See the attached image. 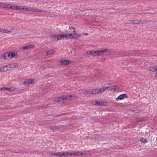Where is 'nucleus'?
<instances>
[{
    "label": "nucleus",
    "mask_w": 157,
    "mask_h": 157,
    "mask_svg": "<svg viewBox=\"0 0 157 157\" xmlns=\"http://www.w3.org/2000/svg\"><path fill=\"white\" fill-rule=\"evenodd\" d=\"M99 93L98 89H93L91 91V94H96Z\"/></svg>",
    "instance_id": "2eb2a0df"
},
{
    "label": "nucleus",
    "mask_w": 157,
    "mask_h": 157,
    "mask_svg": "<svg viewBox=\"0 0 157 157\" xmlns=\"http://www.w3.org/2000/svg\"><path fill=\"white\" fill-rule=\"evenodd\" d=\"M51 39L53 41H56V35H52L50 36Z\"/></svg>",
    "instance_id": "393cba45"
},
{
    "label": "nucleus",
    "mask_w": 157,
    "mask_h": 157,
    "mask_svg": "<svg viewBox=\"0 0 157 157\" xmlns=\"http://www.w3.org/2000/svg\"><path fill=\"white\" fill-rule=\"evenodd\" d=\"M146 119V118L145 117H144L140 119L139 120H137L135 121L136 123H138L139 122H142L143 121H145Z\"/></svg>",
    "instance_id": "a211bd4d"
},
{
    "label": "nucleus",
    "mask_w": 157,
    "mask_h": 157,
    "mask_svg": "<svg viewBox=\"0 0 157 157\" xmlns=\"http://www.w3.org/2000/svg\"><path fill=\"white\" fill-rule=\"evenodd\" d=\"M10 54L11 58L13 57L16 55L15 52H10Z\"/></svg>",
    "instance_id": "7c9ffc66"
},
{
    "label": "nucleus",
    "mask_w": 157,
    "mask_h": 157,
    "mask_svg": "<svg viewBox=\"0 0 157 157\" xmlns=\"http://www.w3.org/2000/svg\"><path fill=\"white\" fill-rule=\"evenodd\" d=\"M56 41L61 40L64 38L68 39L75 38L76 37H80V35L76 33H74L72 34L71 33H67L64 34L60 35H56Z\"/></svg>",
    "instance_id": "f257e3e1"
},
{
    "label": "nucleus",
    "mask_w": 157,
    "mask_h": 157,
    "mask_svg": "<svg viewBox=\"0 0 157 157\" xmlns=\"http://www.w3.org/2000/svg\"><path fill=\"white\" fill-rule=\"evenodd\" d=\"M5 69H7V68H5Z\"/></svg>",
    "instance_id": "a18cd8bd"
},
{
    "label": "nucleus",
    "mask_w": 157,
    "mask_h": 157,
    "mask_svg": "<svg viewBox=\"0 0 157 157\" xmlns=\"http://www.w3.org/2000/svg\"><path fill=\"white\" fill-rule=\"evenodd\" d=\"M137 51H132L131 52V55L133 56H135L137 55Z\"/></svg>",
    "instance_id": "cd10ccee"
},
{
    "label": "nucleus",
    "mask_w": 157,
    "mask_h": 157,
    "mask_svg": "<svg viewBox=\"0 0 157 157\" xmlns=\"http://www.w3.org/2000/svg\"><path fill=\"white\" fill-rule=\"evenodd\" d=\"M2 3L0 2V7H1Z\"/></svg>",
    "instance_id": "c03bdc74"
},
{
    "label": "nucleus",
    "mask_w": 157,
    "mask_h": 157,
    "mask_svg": "<svg viewBox=\"0 0 157 157\" xmlns=\"http://www.w3.org/2000/svg\"><path fill=\"white\" fill-rule=\"evenodd\" d=\"M130 112L132 113V114H134V113H137L139 112V110H130Z\"/></svg>",
    "instance_id": "2f4dec72"
},
{
    "label": "nucleus",
    "mask_w": 157,
    "mask_h": 157,
    "mask_svg": "<svg viewBox=\"0 0 157 157\" xmlns=\"http://www.w3.org/2000/svg\"><path fill=\"white\" fill-rule=\"evenodd\" d=\"M140 141L142 143H146L147 142V141L145 139L142 137L140 139Z\"/></svg>",
    "instance_id": "a878e982"
},
{
    "label": "nucleus",
    "mask_w": 157,
    "mask_h": 157,
    "mask_svg": "<svg viewBox=\"0 0 157 157\" xmlns=\"http://www.w3.org/2000/svg\"><path fill=\"white\" fill-rule=\"evenodd\" d=\"M71 61L69 60H63L60 61L59 63L61 65H67L70 64Z\"/></svg>",
    "instance_id": "423d86ee"
},
{
    "label": "nucleus",
    "mask_w": 157,
    "mask_h": 157,
    "mask_svg": "<svg viewBox=\"0 0 157 157\" xmlns=\"http://www.w3.org/2000/svg\"><path fill=\"white\" fill-rule=\"evenodd\" d=\"M25 9V8L23 7L22 6H16V10H24Z\"/></svg>",
    "instance_id": "4be33fe9"
},
{
    "label": "nucleus",
    "mask_w": 157,
    "mask_h": 157,
    "mask_svg": "<svg viewBox=\"0 0 157 157\" xmlns=\"http://www.w3.org/2000/svg\"><path fill=\"white\" fill-rule=\"evenodd\" d=\"M6 52L2 56V59H6L8 58L7 56L6 55Z\"/></svg>",
    "instance_id": "473e14b6"
},
{
    "label": "nucleus",
    "mask_w": 157,
    "mask_h": 157,
    "mask_svg": "<svg viewBox=\"0 0 157 157\" xmlns=\"http://www.w3.org/2000/svg\"><path fill=\"white\" fill-rule=\"evenodd\" d=\"M83 93L85 95H86L87 94H91V91L90 90H86L85 91L83 92Z\"/></svg>",
    "instance_id": "bb28decb"
},
{
    "label": "nucleus",
    "mask_w": 157,
    "mask_h": 157,
    "mask_svg": "<svg viewBox=\"0 0 157 157\" xmlns=\"http://www.w3.org/2000/svg\"><path fill=\"white\" fill-rule=\"evenodd\" d=\"M69 29H72L74 30V31H73L74 33L73 34H74V33H75V32H76V31L75 30V27H72V26L69 27Z\"/></svg>",
    "instance_id": "c9c22d12"
},
{
    "label": "nucleus",
    "mask_w": 157,
    "mask_h": 157,
    "mask_svg": "<svg viewBox=\"0 0 157 157\" xmlns=\"http://www.w3.org/2000/svg\"><path fill=\"white\" fill-rule=\"evenodd\" d=\"M87 55L92 56L94 57L97 56V50L94 51H88L86 52Z\"/></svg>",
    "instance_id": "20e7f679"
},
{
    "label": "nucleus",
    "mask_w": 157,
    "mask_h": 157,
    "mask_svg": "<svg viewBox=\"0 0 157 157\" xmlns=\"http://www.w3.org/2000/svg\"><path fill=\"white\" fill-rule=\"evenodd\" d=\"M6 55L7 56V57L9 58H11L10 56V52H6Z\"/></svg>",
    "instance_id": "e433bc0d"
},
{
    "label": "nucleus",
    "mask_w": 157,
    "mask_h": 157,
    "mask_svg": "<svg viewBox=\"0 0 157 157\" xmlns=\"http://www.w3.org/2000/svg\"><path fill=\"white\" fill-rule=\"evenodd\" d=\"M10 66V65H6L5 66L2 67H3V68H4V69H5V68H6L7 69H8V67H9Z\"/></svg>",
    "instance_id": "58836bf2"
},
{
    "label": "nucleus",
    "mask_w": 157,
    "mask_h": 157,
    "mask_svg": "<svg viewBox=\"0 0 157 157\" xmlns=\"http://www.w3.org/2000/svg\"><path fill=\"white\" fill-rule=\"evenodd\" d=\"M0 32H2L3 33H11V31L10 30H8L7 29H4L2 30V31H1Z\"/></svg>",
    "instance_id": "412c9836"
},
{
    "label": "nucleus",
    "mask_w": 157,
    "mask_h": 157,
    "mask_svg": "<svg viewBox=\"0 0 157 157\" xmlns=\"http://www.w3.org/2000/svg\"><path fill=\"white\" fill-rule=\"evenodd\" d=\"M10 5H8L6 3H2L1 7H3L4 8H8L9 6Z\"/></svg>",
    "instance_id": "f3484780"
},
{
    "label": "nucleus",
    "mask_w": 157,
    "mask_h": 157,
    "mask_svg": "<svg viewBox=\"0 0 157 157\" xmlns=\"http://www.w3.org/2000/svg\"><path fill=\"white\" fill-rule=\"evenodd\" d=\"M8 69H4V68L2 67L1 68H0V72H5L7 71Z\"/></svg>",
    "instance_id": "c756f323"
},
{
    "label": "nucleus",
    "mask_w": 157,
    "mask_h": 157,
    "mask_svg": "<svg viewBox=\"0 0 157 157\" xmlns=\"http://www.w3.org/2000/svg\"><path fill=\"white\" fill-rule=\"evenodd\" d=\"M34 81L33 79H29L26 80L25 82H23L24 84H32Z\"/></svg>",
    "instance_id": "1a4fd4ad"
},
{
    "label": "nucleus",
    "mask_w": 157,
    "mask_h": 157,
    "mask_svg": "<svg viewBox=\"0 0 157 157\" xmlns=\"http://www.w3.org/2000/svg\"><path fill=\"white\" fill-rule=\"evenodd\" d=\"M27 10V11H29V8H25V9L24 10Z\"/></svg>",
    "instance_id": "a19ab883"
},
{
    "label": "nucleus",
    "mask_w": 157,
    "mask_h": 157,
    "mask_svg": "<svg viewBox=\"0 0 157 157\" xmlns=\"http://www.w3.org/2000/svg\"><path fill=\"white\" fill-rule=\"evenodd\" d=\"M16 6H15L14 5H13V6H9L8 8L11 9L12 10L16 9Z\"/></svg>",
    "instance_id": "c85d7f7f"
},
{
    "label": "nucleus",
    "mask_w": 157,
    "mask_h": 157,
    "mask_svg": "<svg viewBox=\"0 0 157 157\" xmlns=\"http://www.w3.org/2000/svg\"><path fill=\"white\" fill-rule=\"evenodd\" d=\"M44 12V11L43 10H40L38 9H35L34 12Z\"/></svg>",
    "instance_id": "72a5a7b5"
},
{
    "label": "nucleus",
    "mask_w": 157,
    "mask_h": 157,
    "mask_svg": "<svg viewBox=\"0 0 157 157\" xmlns=\"http://www.w3.org/2000/svg\"><path fill=\"white\" fill-rule=\"evenodd\" d=\"M35 9L33 8H29V11L34 12Z\"/></svg>",
    "instance_id": "f704fd0d"
},
{
    "label": "nucleus",
    "mask_w": 157,
    "mask_h": 157,
    "mask_svg": "<svg viewBox=\"0 0 157 157\" xmlns=\"http://www.w3.org/2000/svg\"><path fill=\"white\" fill-rule=\"evenodd\" d=\"M35 47V45L31 44H29L22 47L21 49H23V50H24L27 49L31 48L34 47Z\"/></svg>",
    "instance_id": "9d476101"
},
{
    "label": "nucleus",
    "mask_w": 157,
    "mask_h": 157,
    "mask_svg": "<svg viewBox=\"0 0 157 157\" xmlns=\"http://www.w3.org/2000/svg\"><path fill=\"white\" fill-rule=\"evenodd\" d=\"M82 154V153L76 152L73 153L68 152H62V156H72L73 155L80 156Z\"/></svg>",
    "instance_id": "f03ea898"
},
{
    "label": "nucleus",
    "mask_w": 157,
    "mask_h": 157,
    "mask_svg": "<svg viewBox=\"0 0 157 157\" xmlns=\"http://www.w3.org/2000/svg\"><path fill=\"white\" fill-rule=\"evenodd\" d=\"M11 88H12V87H11V88H7V90H8V91H12V90H11Z\"/></svg>",
    "instance_id": "ea45409f"
},
{
    "label": "nucleus",
    "mask_w": 157,
    "mask_h": 157,
    "mask_svg": "<svg viewBox=\"0 0 157 157\" xmlns=\"http://www.w3.org/2000/svg\"><path fill=\"white\" fill-rule=\"evenodd\" d=\"M149 70L153 72L157 71V67H150Z\"/></svg>",
    "instance_id": "dca6fc26"
},
{
    "label": "nucleus",
    "mask_w": 157,
    "mask_h": 157,
    "mask_svg": "<svg viewBox=\"0 0 157 157\" xmlns=\"http://www.w3.org/2000/svg\"><path fill=\"white\" fill-rule=\"evenodd\" d=\"M63 126H59V127H56V126H54L53 127H51L50 129H52L53 130V131H54V130H56V129H58L59 128H63Z\"/></svg>",
    "instance_id": "aec40b11"
},
{
    "label": "nucleus",
    "mask_w": 157,
    "mask_h": 157,
    "mask_svg": "<svg viewBox=\"0 0 157 157\" xmlns=\"http://www.w3.org/2000/svg\"><path fill=\"white\" fill-rule=\"evenodd\" d=\"M141 20H138L137 19L135 20L132 21H132V22H131L129 23L132 24H140L141 23Z\"/></svg>",
    "instance_id": "9b49d317"
},
{
    "label": "nucleus",
    "mask_w": 157,
    "mask_h": 157,
    "mask_svg": "<svg viewBox=\"0 0 157 157\" xmlns=\"http://www.w3.org/2000/svg\"><path fill=\"white\" fill-rule=\"evenodd\" d=\"M109 87L107 86V87H105V86H103L100 89H98V92L99 93H101L103 92L104 91H105L106 89H107L109 88Z\"/></svg>",
    "instance_id": "ddd939ff"
},
{
    "label": "nucleus",
    "mask_w": 157,
    "mask_h": 157,
    "mask_svg": "<svg viewBox=\"0 0 157 157\" xmlns=\"http://www.w3.org/2000/svg\"><path fill=\"white\" fill-rule=\"evenodd\" d=\"M149 21L147 20V19H144L142 20H141V23L142 24H144L147 23Z\"/></svg>",
    "instance_id": "b1692460"
},
{
    "label": "nucleus",
    "mask_w": 157,
    "mask_h": 157,
    "mask_svg": "<svg viewBox=\"0 0 157 157\" xmlns=\"http://www.w3.org/2000/svg\"><path fill=\"white\" fill-rule=\"evenodd\" d=\"M63 100H70L74 99L75 98V96L72 95H66L63 96Z\"/></svg>",
    "instance_id": "7ed1b4c3"
},
{
    "label": "nucleus",
    "mask_w": 157,
    "mask_h": 157,
    "mask_svg": "<svg viewBox=\"0 0 157 157\" xmlns=\"http://www.w3.org/2000/svg\"><path fill=\"white\" fill-rule=\"evenodd\" d=\"M56 53V51L54 50H50L47 51L46 53V55L48 56L51 55H54Z\"/></svg>",
    "instance_id": "f8f14e48"
},
{
    "label": "nucleus",
    "mask_w": 157,
    "mask_h": 157,
    "mask_svg": "<svg viewBox=\"0 0 157 157\" xmlns=\"http://www.w3.org/2000/svg\"><path fill=\"white\" fill-rule=\"evenodd\" d=\"M54 101L57 102H59L63 101H64L63 98V96L56 97L54 98Z\"/></svg>",
    "instance_id": "0eeeda50"
},
{
    "label": "nucleus",
    "mask_w": 157,
    "mask_h": 157,
    "mask_svg": "<svg viewBox=\"0 0 157 157\" xmlns=\"http://www.w3.org/2000/svg\"><path fill=\"white\" fill-rule=\"evenodd\" d=\"M93 103L95 105H101L103 104L104 103L103 101H94L93 102Z\"/></svg>",
    "instance_id": "4468645a"
},
{
    "label": "nucleus",
    "mask_w": 157,
    "mask_h": 157,
    "mask_svg": "<svg viewBox=\"0 0 157 157\" xmlns=\"http://www.w3.org/2000/svg\"><path fill=\"white\" fill-rule=\"evenodd\" d=\"M84 35L85 36H87L88 35V34L87 33H85Z\"/></svg>",
    "instance_id": "37998d69"
},
{
    "label": "nucleus",
    "mask_w": 157,
    "mask_h": 157,
    "mask_svg": "<svg viewBox=\"0 0 157 157\" xmlns=\"http://www.w3.org/2000/svg\"><path fill=\"white\" fill-rule=\"evenodd\" d=\"M107 50L104 49L101 50H97V56H101L103 55L105 52H107Z\"/></svg>",
    "instance_id": "39448f33"
},
{
    "label": "nucleus",
    "mask_w": 157,
    "mask_h": 157,
    "mask_svg": "<svg viewBox=\"0 0 157 157\" xmlns=\"http://www.w3.org/2000/svg\"><path fill=\"white\" fill-rule=\"evenodd\" d=\"M54 154L55 156H62V152H57L55 153Z\"/></svg>",
    "instance_id": "5701e85b"
},
{
    "label": "nucleus",
    "mask_w": 157,
    "mask_h": 157,
    "mask_svg": "<svg viewBox=\"0 0 157 157\" xmlns=\"http://www.w3.org/2000/svg\"><path fill=\"white\" fill-rule=\"evenodd\" d=\"M7 88L6 87H2L0 89V90L1 91H3V90H7Z\"/></svg>",
    "instance_id": "4c0bfd02"
},
{
    "label": "nucleus",
    "mask_w": 157,
    "mask_h": 157,
    "mask_svg": "<svg viewBox=\"0 0 157 157\" xmlns=\"http://www.w3.org/2000/svg\"><path fill=\"white\" fill-rule=\"evenodd\" d=\"M126 94H122L119 95L116 98V100L119 101L123 99L124 98H126Z\"/></svg>",
    "instance_id": "6e6552de"
},
{
    "label": "nucleus",
    "mask_w": 157,
    "mask_h": 157,
    "mask_svg": "<svg viewBox=\"0 0 157 157\" xmlns=\"http://www.w3.org/2000/svg\"><path fill=\"white\" fill-rule=\"evenodd\" d=\"M116 86H113V87H109V90L110 91H113L115 90L116 89Z\"/></svg>",
    "instance_id": "6ab92c4d"
},
{
    "label": "nucleus",
    "mask_w": 157,
    "mask_h": 157,
    "mask_svg": "<svg viewBox=\"0 0 157 157\" xmlns=\"http://www.w3.org/2000/svg\"><path fill=\"white\" fill-rule=\"evenodd\" d=\"M123 55L124 56H126V55H127V54H126V53H124V54H123Z\"/></svg>",
    "instance_id": "79ce46f5"
}]
</instances>
